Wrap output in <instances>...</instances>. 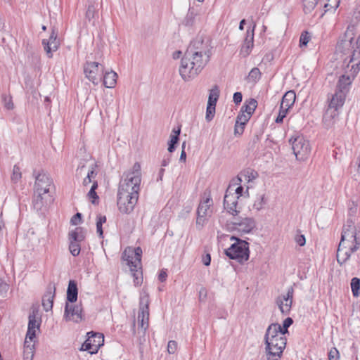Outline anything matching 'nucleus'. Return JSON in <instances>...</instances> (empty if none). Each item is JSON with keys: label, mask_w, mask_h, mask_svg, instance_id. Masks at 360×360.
<instances>
[{"label": "nucleus", "mask_w": 360, "mask_h": 360, "mask_svg": "<svg viewBox=\"0 0 360 360\" xmlns=\"http://www.w3.org/2000/svg\"><path fill=\"white\" fill-rule=\"evenodd\" d=\"M212 46L208 40L197 37L188 46L179 66V74L184 81L197 77L206 66L212 55Z\"/></svg>", "instance_id": "obj_1"}, {"label": "nucleus", "mask_w": 360, "mask_h": 360, "mask_svg": "<svg viewBox=\"0 0 360 360\" xmlns=\"http://www.w3.org/2000/svg\"><path fill=\"white\" fill-rule=\"evenodd\" d=\"M265 355L267 360L281 359L286 346V338L281 330V325L272 323L264 335Z\"/></svg>", "instance_id": "obj_2"}, {"label": "nucleus", "mask_w": 360, "mask_h": 360, "mask_svg": "<svg viewBox=\"0 0 360 360\" xmlns=\"http://www.w3.org/2000/svg\"><path fill=\"white\" fill-rule=\"evenodd\" d=\"M355 27L349 25L340 41L336 46L337 53H340L342 56L343 63L348 66L354 65L356 58L360 56V35L356 40H354Z\"/></svg>", "instance_id": "obj_3"}, {"label": "nucleus", "mask_w": 360, "mask_h": 360, "mask_svg": "<svg viewBox=\"0 0 360 360\" xmlns=\"http://www.w3.org/2000/svg\"><path fill=\"white\" fill-rule=\"evenodd\" d=\"M141 182V165L139 162H135L131 169L123 174L120 181L118 193L124 191L127 194L139 195Z\"/></svg>", "instance_id": "obj_4"}, {"label": "nucleus", "mask_w": 360, "mask_h": 360, "mask_svg": "<svg viewBox=\"0 0 360 360\" xmlns=\"http://www.w3.org/2000/svg\"><path fill=\"white\" fill-rule=\"evenodd\" d=\"M360 247V232L342 233L341 240L337 250V261L340 264L345 263L351 254L356 252Z\"/></svg>", "instance_id": "obj_5"}, {"label": "nucleus", "mask_w": 360, "mask_h": 360, "mask_svg": "<svg viewBox=\"0 0 360 360\" xmlns=\"http://www.w3.org/2000/svg\"><path fill=\"white\" fill-rule=\"evenodd\" d=\"M346 95L338 91L335 92L330 98L328 107L327 108L323 117V121L326 127H330L338 116V110L341 108L345 101Z\"/></svg>", "instance_id": "obj_6"}, {"label": "nucleus", "mask_w": 360, "mask_h": 360, "mask_svg": "<svg viewBox=\"0 0 360 360\" xmlns=\"http://www.w3.org/2000/svg\"><path fill=\"white\" fill-rule=\"evenodd\" d=\"M231 240H235V243L225 250L226 255L241 264L248 261L250 256L248 243L234 236H232Z\"/></svg>", "instance_id": "obj_7"}, {"label": "nucleus", "mask_w": 360, "mask_h": 360, "mask_svg": "<svg viewBox=\"0 0 360 360\" xmlns=\"http://www.w3.org/2000/svg\"><path fill=\"white\" fill-rule=\"evenodd\" d=\"M355 60L354 65L349 66L345 65V73L340 77L336 86V91L344 93V94L347 95L352 81L360 70V56H359V58Z\"/></svg>", "instance_id": "obj_8"}, {"label": "nucleus", "mask_w": 360, "mask_h": 360, "mask_svg": "<svg viewBox=\"0 0 360 360\" xmlns=\"http://www.w3.org/2000/svg\"><path fill=\"white\" fill-rule=\"evenodd\" d=\"M123 257L127 262V264L130 266V270L134 277L135 285H140L141 279L137 276L138 270L141 269V255L142 250L140 247L134 249L125 250L123 253Z\"/></svg>", "instance_id": "obj_9"}, {"label": "nucleus", "mask_w": 360, "mask_h": 360, "mask_svg": "<svg viewBox=\"0 0 360 360\" xmlns=\"http://www.w3.org/2000/svg\"><path fill=\"white\" fill-rule=\"evenodd\" d=\"M149 295L143 290L140 295L138 314L139 326L146 332L149 326Z\"/></svg>", "instance_id": "obj_10"}, {"label": "nucleus", "mask_w": 360, "mask_h": 360, "mask_svg": "<svg viewBox=\"0 0 360 360\" xmlns=\"http://www.w3.org/2000/svg\"><path fill=\"white\" fill-rule=\"evenodd\" d=\"M104 68L98 62H86L84 65V72L86 77L94 84L97 85L101 81L103 75Z\"/></svg>", "instance_id": "obj_11"}, {"label": "nucleus", "mask_w": 360, "mask_h": 360, "mask_svg": "<svg viewBox=\"0 0 360 360\" xmlns=\"http://www.w3.org/2000/svg\"><path fill=\"white\" fill-rule=\"evenodd\" d=\"M139 195L127 194L125 191L117 193V206L119 210L123 214H129L138 202Z\"/></svg>", "instance_id": "obj_12"}, {"label": "nucleus", "mask_w": 360, "mask_h": 360, "mask_svg": "<svg viewBox=\"0 0 360 360\" xmlns=\"http://www.w3.org/2000/svg\"><path fill=\"white\" fill-rule=\"evenodd\" d=\"M290 142L292 145L293 153L298 160H304L307 158L310 153L311 148L309 143L302 136H297L294 139H291Z\"/></svg>", "instance_id": "obj_13"}, {"label": "nucleus", "mask_w": 360, "mask_h": 360, "mask_svg": "<svg viewBox=\"0 0 360 360\" xmlns=\"http://www.w3.org/2000/svg\"><path fill=\"white\" fill-rule=\"evenodd\" d=\"M88 338L82 344L81 349L90 354H96L103 345L104 336L102 333L93 331L87 333Z\"/></svg>", "instance_id": "obj_14"}, {"label": "nucleus", "mask_w": 360, "mask_h": 360, "mask_svg": "<svg viewBox=\"0 0 360 360\" xmlns=\"http://www.w3.org/2000/svg\"><path fill=\"white\" fill-rule=\"evenodd\" d=\"M294 295V289L292 287L288 288L286 294H282L276 298L275 302L280 311L284 316L290 313Z\"/></svg>", "instance_id": "obj_15"}, {"label": "nucleus", "mask_w": 360, "mask_h": 360, "mask_svg": "<svg viewBox=\"0 0 360 360\" xmlns=\"http://www.w3.org/2000/svg\"><path fill=\"white\" fill-rule=\"evenodd\" d=\"M51 186H53V180L46 173L40 172L35 177L34 191L36 192L49 194Z\"/></svg>", "instance_id": "obj_16"}, {"label": "nucleus", "mask_w": 360, "mask_h": 360, "mask_svg": "<svg viewBox=\"0 0 360 360\" xmlns=\"http://www.w3.org/2000/svg\"><path fill=\"white\" fill-rule=\"evenodd\" d=\"M42 44L44 46V49L47 54V56L49 58H52V53L56 51L60 46V41L58 39V33L54 29L52 30V32L48 39L42 40Z\"/></svg>", "instance_id": "obj_17"}, {"label": "nucleus", "mask_w": 360, "mask_h": 360, "mask_svg": "<svg viewBox=\"0 0 360 360\" xmlns=\"http://www.w3.org/2000/svg\"><path fill=\"white\" fill-rule=\"evenodd\" d=\"M238 196L231 193L228 188L224 198V207L227 212L233 216H236L239 211L237 210Z\"/></svg>", "instance_id": "obj_18"}, {"label": "nucleus", "mask_w": 360, "mask_h": 360, "mask_svg": "<svg viewBox=\"0 0 360 360\" xmlns=\"http://www.w3.org/2000/svg\"><path fill=\"white\" fill-rule=\"evenodd\" d=\"M232 224L234 229L243 233H248L255 227V220L249 217L235 219Z\"/></svg>", "instance_id": "obj_19"}, {"label": "nucleus", "mask_w": 360, "mask_h": 360, "mask_svg": "<svg viewBox=\"0 0 360 360\" xmlns=\"http://www.w3.org/2000/svg\"><path fill=\"white\" fill-rule=\"evenodd\" d=\"M256 24L254 22L252 29L248 28L246 31L245 37L240 49V54L244 57L248 56L254 46V35Z\"/></svg>", "instance_id": "obj_20"}, {"label": "nucleus", "mask_w": 360, "mask_h": 360, "mask_svg": "<svg viewBox=\"0 0 360 360\" xmlns=\"http://www.w3.org/2000/svg\"><path fill=\"white\" fill-rule=\"evenodd\" d=\"M82 309L80 305H72L66 303L64 316L67 320H72L75 322H79L82 320Z\"/></svg>", "instance_id": "obj_21"}, {"label": "nucleus", "mask_w": 360, "mask_h": 360, "mask_svg": "<svg viewBox=\"0 0 360 360\" xmlns=\"http://www.w3.org/2000/svg\"><path fill=\"white\" fill-rule=\"evenodd\" d=\"M28 328L25 340L34 341L36 337V331L39 329L40 321H37L34 311L29 315Z\"/></svg>", "instance_id": "obj_22"}, {"label": "nucleus", "mask_w": 360, "mask_h": 360, "mask_svg": "<svg viewBox=\"0 0 360 360\" xmlns=\"http://www.w3.org/2000/svg\"><path fill=\"white\" fill-rule=\"evenodd\" d=\"M51 200V197L49 194L41 193L34 191L32 204L37 211L41 210L47 202Z\"/></svg>", "instance_id": "obj_23"}, {"label": "nucleus", "mask_w": 360, "mask_h": 360, "mask_svg": "<svg viewBox=\"0 0 360 360\" xmlns=\"http://www.w3.org/2000/svg\"><path fill=\"white\" fill-rule=\"evenodd\" d=\"M56 288L49 287L48 291L42 298V306L46 311L51 310L53 304Z\"/></svg>", "instance_id": "obj_24"}, {"label": "nucleus", "mask_w": 360, "mask_h": 360, "mask_svg": "<svg viewBox=\"0 0 360 360\" xmlns=\"http://www.w3.org/2000/svg\"><path fill=\"white\" fill-rule=\"evenodd\" d=\"M258 176V174L256 171L252 169L248 168L242 171L238 176L237 180L238 184H240L243 181L250 182L255 179Z\"/></svg>", "instance_id": "obj_25"}, {"label": "nucleus", "mask_w": 360, "mask_h": 360, "mask_svg": "<svg viewBox=\"0 0 360 360\" xmlns=\"http://www.w3.org/2000/svg\"><path fill=\"white\" fill-rule=\"evenodd\" d=\"M77 295L78 289L77 283L73 280H70L67 290V300L72 304L75 302L77 300Z\"/></svg>", "instance_id": "obj_26"}, {"label": "nucleus", "mask_w": 360, "mask_h": 360, "mask_svg": "<svg viewBox=\"0 0 360 360\" xmlns=\"http://www.w3.org/2000/svg\"><path fill=\"white\" fill-rule=\"evenodd\" d=\"M296 95L294 91H287L282 98L281 108L290 109L295 103Z\"/></svg>", "instance_id": "obj_27"}, {"label": "nucleus", "mask_w": 360, "mask_h": 360, "mask_svg": "<svg viewBox=\"0 0 360 360\" xmlns=\"http://www.w3.org/2000/svg\"><path fill=\"white\" fill-rule=\"evenodd\" d=\"M340 2V0H320V8H323L325 13H334L338 8Z\"/></svg>", "instance_id": "obj_28"}, {"label": "nucleus", "mask_w": 360, "mask_h": 360, "mask_svg": "<svg viewBox=\"0 0 360 360\" xmlns=\"http://www.w3.org/2000/svg\"><path fill=\"white\" fill-rule=\"evenodd\" d=\"M117 75L114 71L103 72V81L106 88H112L116 84Z\"/></svg>", "instance_id": "obj_29"}, {"label": "nucleus", "mask_w": 360, "mask_h": 360, "mask_svg": "<svg viewBox=\"0 0 360 360\" xmlns=\"http://www.w3.org/2000/svg\"><path fill=\"white\" fill-rule=\"evenodd\" d=\"M85 238L84 229L77 227L69 233L70 241L80 243Z\"/></svg>", "instance_id": "obj_30"}, {"label": "nucleus", "mask_w": 360, "mask_h": 360, "mask_svg": "<svg viewBox=\"0 0 360 360\" xmlns=\"http://www.w3.org/2000/svg\"><path fill=\"white\" fill-rule=\"evenodd\" d=\"M212 205L211 198H207L203 202H201L197 210V214H202L206 217L209 216L210 211V206Z\"/></svg>", "instance_id": "obj_31"}, {"label": "nucleus", "mask_w": 360, "mask_h": 360, "mask_svg": "<svg viewBox=\"0 0 360 360\" xmlns=\"http://www.w3.org/2000/svg\"><path fill=\"white\" fill-rule=\"evenodd\" d=\"M34 341L25 340L24 342V359L32 360L34 354Z\"/></svg>", "instance_id": "obj_32"}, {"label": "nucleus", "mask_w": 360, "mask_h": 360, "mask_svg": "<svg viewBox=\"0 0 360 360\" xmlns=\"http://www.w3.org/2000/svg\"><path fill=\"white\" fill-rule=\"evenodd\" d=\"M180 131V128L172 130V134L170 135V140L168 143V151L169 153H172L175 150V144H176L179 141Z\"/></svg>", "instance_id": "obj_33"}, {"label": "nucleus", "mask_w": 360, "mask_h": 360, "mask_svg": "<svg viewBox=\"0 0 360 360\" xmlns=\"http://www.w3.org/2000/svg\"><path fill=\"white\" fill-rule=\"evenodd\" d=\"M257 103L255 99H250L248 103H245V105L242 107L241 111L243 110L245 114L251 116L257 108Z\"/></svg>", "instance_id": "obj_34"}, {"label": "nucleus", "mask_w": 360, "mask_h": 360, "mask_svg": "<svg viewBox=\"0 0 360 360\" xmlns=\"http://www.w3.org/2000/svg\"><path fill=\"white\" fill-rule=\"evenodd\" d=\"M303 9L305 13H311L316 6H320V0H302Z\"/></svg>", "instance_id": "obj_35"}, {"label": "nucleus", "mask_w": 360, "mask_h": 360, "mask_svg": "<svg viewBox=\"0 0 360 360\" xmlns=\"http://www.w3.org/2000/svg\"><path fill=\"white\" fill-rule=\"evenodd\" d=\"M219 96V90L217 86H214L210 91L207 105H216Z\"/></svg>", "instance_id": "obj_36"}, {"label": "nucleus", "mask_w": 360, "mask_h": 360, "mask_svg": "<svg viewBox=\"0 0 360 360\" xmlns=\"http://www.w3.org/2000/svg\"><path fill=\"white\" fill-rule=\"evenodd\" d=\"M348 232H351L352 234L359 233L356 231L355 222L352 218L347 219L346 224L343 226L342 233H345L347 234Z\"/></svg>", "instance_id": "obj_37"}, {"label": "nucleus", "mask_w": 360, "mask_h": 360, "mask_svg": "<svg viewBox=\"0 0 360 360\" xmlns=\"http://www.w3.org/2000/svg\"><path fill=\"white\" fill-rule=\"evenodd\" d=\"M351 289L353 296L358 297L360 295V278L357 277H354L352 278Z\"/></svg>", "instance_id": "obj_38"}, {"label": "nucleus", "mask_w": 360, "mask_h": 360, "mask_svg": "<svg viewBox=\"0 0 360 360\" xmlns=\"http://www.w3.org/2000/svg\"><path fill=\"white\" fill-rule=\"evenodd\" d=\"M97 188H98V182L96 181H93V184L90 188V191H89V193L87 194V196L89 197V198L92 199L91 202L93 204H96V200L98 199V196L96 192V190L97 189Z\"/></svg>", "instance_id": "obj_39"}, {"label": "nucleus", "mask_w": 360, "mask_h": 360, "mask_svg": "<svg viewBox=\"0 0 360 360\" xmlns=\"http://www.w3.org/2000/svg\"><path fill=\"white\" fill-rule=\"evenodd\" d=\"M196 15L193 11L189 10L185 17L183 24L186 26H193L195 22Z\"/></svg>", "instance_id": "obj_40"}, {"label": "nucleus", "mask_w": 360, "mask_h": 360, "mask_svg": "<svg viewBox=\"0 0 360 360\" xmlns=\"http://www.w3.org/2000/svg\"><path fill=\"white\" fill-rule=\"evenodd\" d=\"M265 204L266 200L264 199V195H257L253 204V208L258 211L261 210L263 209Z\"/></svg>", "instance_id": "obj_41"}, {"label": "nucleus", "mask_w": 360, "mask_h": 360, "mask_svg": "<svg viewBox=\"0 0 360 360\" xmlns=\"http://www.w3.org/2000/svg\"><path fill=\"white\" fill-rule=\"evenodd\" d=\"M22 177L20 168L18 165H14L13 172L11 174V181L13 183H17Z\"/></svg>", "instance_id": "obj_42"}, {"label": "nucleus", "mask_w": 360, "mask_h": 360, "mask_svg": "<svg viewBox=\"0 0 360 360\" xmlns=\"http://www.w3.org/2000/svg\"><path fill=\"white\" fill-rule=\"evenodd\" d=\"M69 250L73 256L79 255L81 250L79 243L70 241Z\"/></svg>", "instance_id": "obj_43"}, {"label": "nucleus", "mask_w": 360, "mask_h": 360, "mask_svg": "<svg viewBox=\"0 0 360 360\" xmlns=\"http://www.w3.org/2000/svg\"><path fill=\"white\" fill-rule=\"evenodd\" d=\"M250 117V115L245 114L243 110H242L241 113L237 117L236 124L245 126Z\"/></svg>", "instance_id": "obj_44"}, {"label": "nucleus", "mask_w": 360, "mask_h": 360, "mask_svg": "<svg viewBox=\"0 0 360 360\" xmlns=\"http://www.w3.org/2000/svg\"><path fill=\"white\" fill-rule=\"evenodd\" d=\"M2 101L4 103V106L7 110H12L13 108L14 105H13L11 96L3 95L2 96Z\"/></svg>", "instance_id": "obj_45"}, {"label": "nucleus", "mask_w": 360, "mask_h": 360, "mask_svg": "<svg viewBox=\"0 0 360 360\" xmlns=\"http://www.w3.org/2000/svg\"><path fill=\"white\" fill-rule=\"evenodd\" d=\"M215 107H216V105H207L206 116H205L207 121L210 122L213 119L214 113H215Z\"/></svg>", "instance_id": "obj_46"}, {"label": "nucleus", "mask_w": 360, "mask_h": 360, "mask_svg": "<svg viewBox=\"0 0 360 360\" xmlns=\"http://www.w3.org/2000/svg\"><path fill=\"white\" fill-rule=\"evenodd\" d=\"M292 323L293 320L290 317H288L283 321L282 326H281V330L283 332L284 336L285 333H288V329L292 324Z\"/></svg>", "instance_id": "obj_47"}, {"label": "nucleus", "mask_w": 360, "mask_h": 360, "mask_svg": "<svg viewBox=\"0 0 360 360\" xmlns=\"http://www.w3.org/2000/svg\"><path fill=\"white\" fill-rule=\"evenodd\" d=\"M260 75L261 72L259 69L257 68H254L249 72L248 77L250 79H252V81L255 82L259 79Z\"/></svg>", "instance_id": "obj_48"}, {"label": "nucleus", "mask_w": 360, "mask_h": 360, "mask_svg": "<svg viewBox=\"0 0 360 360\" xmlns=\"http://www.w3.org/2000/svg\"><path fill=\"white\" fill-rule=\"evenodd\" d=\"M288 110L289 109H288V108H281V105L278 115L276 117L275 122L276 123H282L283 121V119L285 117V116L288 112Z\"/></svg>", "instance_id": "obj_49"}, {"label": "nucleus", "mask_w": 360, "mask_h": 360, "mask_svg": "<svg viewBox=\"0 0 360 360\" xmlns=\"http://www.w3.org/2000/svg\"><path fill=\"white\" fill-rule=\"evenodd\" d=\"M310 39V35L308 32L302 33L300 39V46H307Z\"/></svg>", "instance_id": "obj_50"}, {"label": "nucleus", "mask_w": 360, "mask_h": 360, "mask_svg": "<svg viewBox=\"0 0 360 360\" xmlns=\"http://www.w3.org/2000/svg\"><path fill=\"white\" fill-rule=\"evenodd\" d=\"M96 13V7L94 5H89L86 13V17L90 20L95 17Z\"/></svg>", "instance_id": "obj_51"}, {"label": "nucleus", "mask_w": 360, "mask_h": 360, "mask_svg": "<svg viewBox=\"0 0 360 360\" xmlns=\"http://www.w3.org/2000/svg\"><path fill=\"white\" fill-rule=\"evenodd\" d=\"M340 354L335 347H333L328 352V360H339Z\"/></svg>", "instance_id": "obj_52"}, {"label": "nucleus", "mask_w": 360, "mask_h": 360, "mask_svg": "<svg viewBox=\"0 0 360 360\" xmlns=\"http://www.w3.org/2000/svg\"><path fill=\"white\" fill-rule=\"evenodd\" d=\"M178 345L174 340H170L167 345V351L169 354H174L177 349Z\"/></svg>", "instance_id": "obj_53"}, {"label": "nucleus", "mask_w": 360, "mask_h": 360, "mask_svg": "<svg viewBox=\"0 0 360 360\" xmlns=\"http://www.w3.org/2000/svg\"><path fill=\"white\" fill-rule=\"evenodd\" d=\"M197 215L198 216H197V219H196V225L198 229H201L207 220V217L205 215H202V214H197Z\"/></svg>", "instance_id": "obj_54"}, {"label": "nucleus", "mask_w": 360, "mask_h": 360, "mask_svg": "<svg viewBox=\"0 0 360 360\" xmlns=\"http://www.w3.org/2000/svg\"><path fill=\"white\" fill-rule=\"evenodd\" d=\"M81 220H82V214L77 212L72 217L70 221H71L72 224L77 225L81 222Z\"/></svg>", "instance_id": "obj_55"}, {"label": "nucleus", "mask_w": 360, "mask_h": 360, "mask_svg": "<svg viewBox=\"0 0 360 360\" xmlns=\"http://www.w3.org/2000/svg\"><path fill=\"white\" fill-rule=\"evenodd\" d=\"M295 242L300 245V246H304L306 243V239L304 235H297L296 236Z\"/></svg>", "instance_id": "obj_56"}, {"label": "nucleus", "mask_w": 360, "mask_h": 360, "mask_svg": "<svg viewBox=\"0 0 360 360\" xmlns=\"http://www.w3.org/2000/svg\"><path fill=\"white\" fill-rule=\"evenodd\" d=\"M96 167V165H92L91 166V168L89 170L88 173H87V177H89V179H91V180L92 181L93 179H94L97 174V173L95 171V167Z\"/></svg>", "instance_id": "obj_57"}, {"label": "nucleus", "mask_w": 360, "mask_h": 360, "mask_svg": "<svg viewBox=\"0 0 360 360\" xmlns=\"http://www.w3.org/2000/svg\"><path fill=\"white\" fill-rule=\"evenodd\" d=\"M242 98H243V96L240 92H236L233 94V102L236 105L241 103Z\"/></svg>", "instance_id": "obj_58"}, {"label": "nucleus", "mask_w": 360, "mask_h": 360, "mask_svg": "<svg viewBox=\"0 0 360 360\" xmlns=\"http://www.w3.org/2000/svg\"><path fill=\"white\" fill-rule=\"evenodd\" d=\"M245 126L236 124L234 128V134L235 135H241L244 131Z\"/></svg>", "instance_id": "obj_59"}, {"label": "nucleus", "mask_w": 360, "mask_h": 360, "mask_svg": "<svg viewBox=\"0 0 360 360\" xmlns=\"http://www.w3.org/2000/svg\"><path fill=\"white\" fill-rule=\"evenodd\" d=\"M202 262L204 265L209 266L211 262V256L210 254L207 253L205 256L202 257Z\"/></svg>", "instance_id": "obj_60"}, {"label": "nucleus", "mask_w": 360, "mask_h": 360, "mask_svg": "<svg viewBox=\"0 0 360 360\" xmlns=\"http://www.w3.org/2000/svg\"><path fill=\"white\" fill-rule=\"evenodd\" d=\"M167 274L166 272V271L165 270H161V271L160 272L159 275H158V279L160 282H164L166 281L167 279Z\"/></svg>", "instance_id": "obj_61"}, {"label": "nucleus", "mask_w": 360, "mask_h": 360, "mask_svg": "<svg viewBox=\"0 0 360 360\" xmlns=\"http://www.w3.org/2000/svg\"><path fill=\"white\" fill-rule=\"evenodd\" d=\"M102 225L103 224H101V222H97L96 221V231H97V233L98 234L100 238H103V231Z\"/></svg>", "instance_id": "obj_62"}, {"label": "nucleus", "mask_w": 360, "mask_h": 360, "mask_svg": "<svg viewBox=\"0 0 360 360\" xmlns=\"http://www.w3.org/2000/svg\"><path fill=\"white\" fill-rule=\"evenodd\" d=\"M185 146H186V142H184L182 143V150H181L180 158H179V160L180 161H183V162H185L186 159V152L184 150Z\"/></svg>", "instance_id": "obj_63"}, {"label": "nucleus", "mask_w": 360, "mask_h": 360, "mask_svg": "<svg viewBox=\"0 0 360 360\" xmlns=\"http://www.w3.org/2000/svg\"><path fill=\"white\" fill-rule=\"evenodd\" d=\"M96 221L101 222V224H104L106 221V217L105 215L99 214L96 217Z\"/></svg>", "instance_id": "obj_64"}]
</instances>
